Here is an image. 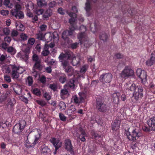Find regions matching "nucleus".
I'll use <instances>...</instances> for the list:
<instances>
[{
    "label": "nucleus",
    "mask_w": 155,
    "mask_h": 155,
    "mask_svg": "<svg viewBox=\"0 0 155 155\" xmlns=\"http://www.w3.org/2000/svg\"><path fill=\"white\" fill-rule=\"evenodd\" d=\"M18 35V31L15 30H13L11 32V35L12 37H16Z\"/></svg>",
    "instance_id": "obj_43"
},
{
    "label": "nucleus",
    "mask_w": 155,
    "mask_h": 155,
    "mask_svg": "<svg viewBox=\"0 0 155 155\" xmlns=\"http://www.w3.org/2000/svg\"><path fill=\"white\" fill-rule=\"evenodd\" d=\"M79 44V43L75 42L73 43L71 45V48L73 49H76L78 46Z\"/></svg>",
    "instance_id": "obj_54"
},
{
    "label": "nucleus",
    "mask_w": 155,
    "mask_h": 155,
    "mask_svg": "<svg viewBox=\"0 0 155 155\" xmlns=\"http://www.w3.org/2000/svg\"><path fill=\"white\" fill-rule=\"evenodd\" d=\"M5 42L9 44L11 41V38L9 37H7L4 38Z\"/></svg>",
    "instance_id": "obj_64"
},
{
    "label": "nucleus",
    "mask_w": 155,
    "mask_h": 155,
    "mask_svg": "<svg viewBox=\"0 0 155 155\" xmlns=\"http://www.w3.org/2000/svg\"><path fill=\"white\" fill-rule=\"evenodd\" d=\"M96 1L97 0H87V2L85 3V9L87 12V14L88 16H90V15L89 12L91 9L90 3L92 2L95 3Z\"/></svg>",
    "instance_id": "obj_13"
},
{
    "label": "nucleus",
    "mask_w": 155,
    "mask_h": 155,
    "mask_svg": "<svg viewBox=\"0 0 155 155\" xmlns=\"http://www.w3.org/2000/svg\"><path fill=\"white\" fill-rule=\"evenodd\" d=\"M38 74V71H36L35 70L33 69L32 74L35 78H36L37 77Z\"/></svg>",
    "instance_id": "obj_63"
},
{
    "label": "nucleus",
    "mask_w": 155,
    "mask_h": 155,
    "mask_svg": "<svg viewBox=\"0 0 155 155\" xmlns=\"http://www.w3.org/2000/svg\"><path fill=\"white\" fill-rule=\"evenodd\" d=\"M71 55L68 54L61 53L59 56V61L61 62V65L63 68H65L68 66L69 62L68 61Z\"/></svg>",
    "instance_id": "obj_3"
},
{
    "label": "nucleus",
    "mask_w": 155,
    "mask_h": 155,
    "mask_svg": "<svg viewBox=\"0 0 155 155\" xmlns=\"http://www.w3.org/2000/svg\"><path fill=\"white\" fill-rule=\"evenodd\" d=\"M74 81L71 79L68 81V83H67L64 85L65 87L68 88L70 87L72 88H74L75 87Z\"/></svg>",
    "instance_id": "obj_23"
},
{
    "label": "nucleus",
    "mask_w": 155,
    "mask_h": 155,
    "mask_svg": "<svg viewBox=\"0 0 155 155\" xmlns=\"http://www.w3.org/2000/svg\"><path fill=\"white\" fill-rule=\"evenodd\" d=\"M120 120L119 119H115L112 125V130H116L119 129L120 124Z\"/></svg>",
    "instance_id": "obj_16"
},
{
    "label": "nucleus",
    "mask_w": 155,
    "mask_h": 155,
    "mask_svg": "<svg viewBox=\"0 0 155 155\" xmlns=\"http://www.w3.org/2000/svg\"><path fill=\"white\" fill-rule=\"evenodd\" d=\"M5 80L8 82L9 83L11 82V78L9 76L5 75L4 76Z\"/></svg>",
    "instance_id": "obj_57"
},
{
    "label": "nucleus",
    "mask_w": 155,
    "mask_h": 155,
    "mask_svg": "<svg viewBox=\"0 0 155 155\" xmlns=\"http://www.w3.org/2000/svg\"><path fill=\"white\" fill-rule=\"evenodd\" d=\"M52 14V11L50 8L46 10L42 16L43 19L47 20Z\"/></svg>",
    "instance_id": "obj_14"
},
{
    "label": "nucleus",
    "mask_w": 155,
    "mask_h": 155,
    "mask_svg": "<svg viewBox=\"0 0 155 155\" xmlns=\"http://www.w3.org/2000/svg\"><path fill=\"white\" fill-rule=\"evenodd\" d=\"M96 108L101 112H105L107 110L106 104L104 103L102 98L101 97L97 99Z\"/></svg>",
    "instance_id": "obj_4"
},
{
    "label": "nucleus",
    "mask_w": 155,
    "mask_h": 155,
    "mask_svg": "<svg viewBox=\"0 0 155 155\" xmlns=\"http://www.w3.org/2000/svg\"><path fill=\"white\" fill-rule=\"evenodd\" d=\"M147 123L149 126L152 128V130H155V117H152L148 120Z\"/></svg>",
    "instance_id": "obj_20"
},
{
    "label": "nucleus",
    "mask_w": 155,
    "mask_h": 155,
    "mask_svg": "<svg viewBox=\"0 0 155 155\" xmlns=\"http://www.w3.org/2000/svg\"><path fill=\"white\" fill-rule=\"evenodd\" d=\"M64 69L65 70V72L68 73V76H71L73 74L74 70L71 66H68Z\"/></svg>",
    "instance_id": "obj_22"
},
{
    "label": "nucleus",
    "mask_w": 155,
    "mask_h": 155,
    "mask_svg": "<svg viewBox=\"0 0 155 155\" xmlns=\"http://www.w3.org/2000/svg\"><path fill=\"white\" fill-rule=\"evenodd\" d=\"M130 83L129 82L126 83V86H127V88H128L129 90L130 91H134L135 92V91H136L137 89V87H136L135 86V85L134 84H132L130 86Z\"/></svg>",
    "instance_id": "obj_25"
},
{
    "label": "nucleus",
    "mask_w": 155,
    "mask_h": 155,
    "mask_svg": "<svg viewBox=\"0 0 155 155\" xmlns=\"http://www.w3.org/2000/svg\"><path fill=\"white\" fill-rule=\"evenodd\" d=\"M27 81L29 86H31L33 84V79L31 77L28 76L27 78Z\"/></svg>",
    "instance_id": "obj_44"
},
{
    "label": "nucleus",
    "mask_w": 155,
    "mask_h": 155,
    "mask_svg": "<svg viewBox=\"0 0 155 155\" xmlns=\"http://www.w3.org/2000/svg\"><path fill=\"white\" fill-rule=\"evenodd\" d=\"M8 13L9 12L8 10H2L1 12V14L4 16L7 15Z\"/></svg>",
    "instance_id": "obj_62"
},
{
    "label": "nucleus",
    "mask_w": 155,
    "mask_h": 155,
    "mask_svg": "<svg viewBox=\"0 0 155 155\" xmlns=\"http://www.w3.org/2000/svg\"><path fill=\"white\" fill-rule=\"evenodd\" d=\"M21 38L23 40L25 41L27 39L28 37L26 35L22 33L21 35Z\"/></svg>",
    "instance_id": "obj_61"
},
{
    "label": "nucleus",
    "mask_w": 155,
    "mask_h": 155,
    "mask_svg": "<svg viewBox=\"0 0 155 155\" xmlns=\"http://www.w3.org/2000/svg\"><path fill=\"white\" fill-rule=\"evenodd\" d=\"M58 79L60 82L62 84L64 83L67 81L66 75L63 73L59 75L58 77Z\"/></svg>",
    "instance_id": "obj_24"
},
{
    "label": "nucleus",
    "mask_w": 155,
    "mask_h": 155,
    "mask_svg": "<svg viewBox=\"0 0 155 155\" xmlns=\"http://www.w3.org/2000/svg\"><path fill=\"white\" fill-rule=\"evenodd\" d=\"M58 12L62 15H64L65 14L64 10L62 8H60L58 10Z\"/></svg>",
    "instance_id": "obj_59"
},
{
    "label": "nucleus",
    "mask_w": 155,
    "mask_h": 155,
    "mask_svg": "<svg viewBox=\"0 0 155 155\" xmlns=\"http://www.w3.org/2000/svg\"><path fill=\"white\" fill-rule=\"evenodd\" d=\"M37 38L41 40H45L47 42H48L49 41H50L51 39V37L50 35H49V39L46 38V36H45L44 34L41 32H39L37 35Z\"/></svg>",
    "instance_id": "obj_15"
},
{
    "label": "nucleus",
    "mask_w": 155,
    "mask_h": 155,
    "mask_svg": "<svg viewBox=\"0 0 155 155\" xmlns=\"http://www.w3.org/2000/svg\"><path fill=\"white\" fill-rule=\"evenodd\" d=\"M79 98H80V103L82 102L84 100V99L86 97V94H85L83 92H80L79 93Z\"/></svg>",
    "instance_id": "obj_36"
},
{
    "label": "nucleus",
    "mask_w": 155,
    "mask_h": 155,
    "mask_svg": "<svg viewBox=\"0 0 155 155\" xmlns=\"http://www.w3.org/2000/svg\"><path fill=\"white\" fill-rule=\"evenodd\" d=\"M49 87L54 91H55L57 88L56 85L54 84H50Z\"/></svg>",
    "instance_id": "obj_56"
},
{
    "label": "nucleus",
    "mask_w": 155,
    "mask_h": 155,
    "mask_svg": "<svg viewBox=\"0 0 155 155\" xmlns=\"http://www.w3.org/2000/svg\"><path fill=\"white\" fill-rule=\"evenodd\" d=\"M50 141L55 147V153L57 150L61 147V143H60L59 140L54 138H53Z\"/></svg>",
    "instance_id": "obj_18"
},
{
    "label": "nucleus",
    "mask_w": 155,
    "mask_h": 155,
    "mask_svg": "<svg viewBox=\"0 0 155 155\" xmlns=\"http://www.w3.org/2000/svg\"><path fill=\"white\" fill-rule=\"evenodd\" d=\"M60 119L63 121H65L66 120V117L61 113H60L59 114Z\"/></svg>",
    "instance_id": "obj_41"
},
{
    "label": "nucleus",
    "mask_w": 155,
    "mask_h": 155,
    "mask_svg": "<svg viewBox=\"0 0 155 155\" xmlns=\"http://www.w3.org/2000/svg\"><path fill=\"white\" fill-rule=\"evenodd\" d=\"M95 120L98 124L101 125L102 123V121H101L100 118L99 116H98L96 117Z\"/></svg>",
    "instance_id": "obj_58"
},
{
    "label": "nucleus",
    "mask_w": 155,
    "mask_h": 155,
    "mask_svg": "<svg viewBox=\"0 0 155 155\" xmlns=\"http://www.w3.org/2000/svg\"><path fill=\"white\" fill-rule=\"evenodd\" d=\"M67 13L71 17L69 19V22L71 25H74V23L76 21L77 15L75 13L71 12H69L68 11L67 12Z\"/></svg>",
    "instance_id": "obj_12"
},
{
    "label": "nucleus",
    "mask_w": 155,
    "mask_h": 155,
    "mask_svg": "<svg viewBox=\"0 0 155 155\" xmlns=\"http://www.w3.org/2000/svg\"><path fill=\"white\" fill-rule=\"evenodd\" d=\"M59 106L60 107V109L61 110H65L66 108V105L65 103L63 101H60L59 103Z\"/></svg>",
    "instance_id": "obj_33"
},
{
    "label": "nucleus",
    "mask_w": 155,
    "mask_h": 155,
    "mask_svg": "<svg viewBox=\"0 0 155 155\" xmlns=\"http://www.w3.org/2000/svg\"><path fill=\"white\" fill-rule=\"evenodd\" d=\"M64 147L65 149L68 151L71 152L73 151V147L71 141L69 139H66L64 141Z\"/></svg>",
    "instance_id": "obj_11"
},
{
    "label": "nucleus",
    "mask_w": 155,
    "mask_h": 155,
    "mask_svg": "<svg viewBox=\"0 0 155 155\" xmlns=\"http://www.w3.org/2000/svg\"><path fill=\"white\" fill-rule=\"evenodd\" d=\"M126 134L128 138L133 141L137 140L142 135L141 132L136 131V130H133L131 134L129 131H126Z\"/></svg>",
    "instance_id": "obj_2"
},
{
    "label": "nucleus",
    "mask_w": 155,
    "mask_h": 155,
    "mask_svg": "<svg viewBox=\"0 0 155 155\" xmlns=\"http://www.w3.org/2000/svg\"><path fill=\"white\" fill-rule=\"evenodd\" d=\"M56 5V2L55 1L51 2L48 4L49 8H53Z\"/></svg>",
    "instance_id": "obj_49"
},
{
    "label": "nucleus",
    "mask_w": 155,
    "mask_h": 155,
    "mask_svg": "<svg viewBox=\"0 0 155 155\" xmlns=\"http://www.w3.org/2000/svg\"><path fill=\"white\" fill-rule=\"evenodd\" d=\"M30 48L28 46H26V47L24 48L23 50L24 54H25L26 55V60H27L28 59V55H29V54L30 52Z\"/></svg>",
    "instance_id": "obj_34"
},
{
    "label": "nucleus",
    "mask_w": 155,
    "mask_h": 155,
    "mask_svg": "<svg viewBox=\"0 0 155 155\" xmlns=\"http://www.w3.org/2000/svg\"><path fill=\"white\" fill-rule=\"evenodd\" d=\"M8 52L14 54L16 53L15 49L12 46L8 47L7 49Z\"/></svg>",
    "instance_id": "obj_35"
},
{
    "label": "nucleus",
    "mask_w": 155,
    "mask_h": 155,
    "mask_svg": "<svg viewBox=\"0 0 155 155\" xmlns=\"http://www.w3.org/2000/svg\"><path fill=\"white\" fill-rule=\"evenodd\" d=\"M46 78L45 76H42L40 78V81L43 84H45L46 82Z\"/></svg>",
    "instance_id": "obj_50"
},
{
    "label": "nucleus",
    "mask_w": 155,
    "mask_h": 155,
    "mask_svg": "<svg viewBox=\"0 0 155 155\" xmlns=\"http://www.w3.org/2000/svg\"><path fill=\"white\" fill-rule=\"evenodd\" d=\"M3 32L5 35H8L10 33V31L8 28H3Z\"/></svg>",
    "instance_id": "obj_46"
},
{
    "label": "nucleus",
    "mask_w": 155,
    "mask_h": 155,
    "mask_svg": "<svg viewBox=\"0 0 155 155\" xmlns=\"http://www.w3.org/2000/svg\"><path fill=\"white\" fill-rule=\"evenodd\" d=\"M134 72L133 70L127 67L126 68L120 73V76L123 78H125L134 75Z\"/></svg>",
    "instance_id": "obj_8"
},
{
    "label": "nucleus",
    "mask_w": 155,
    "mask_h": 155,
    "mask_svg": "<svg viewBox=\"0 0 155 155\" xmlns=\"http://www.w3.org/2000/svg\"><path fill=\"white\" fill-rule=\"evenodd\" d=\"M82 44H84V46L86 48L89 47L91 45V44L89 42L88 38L85 40L82 41Z\"/></svg>",
    "instance_id": "obj_38"
},
{
    "label": "nucleus",
    "mask_w": 155,
    "mask_h": 155,
    "mask_svg": "<svg viewBox=\"0 0 155 155\" xmlns=\"http://www.w3.org/2000/svg\"><path fill=\"white\" fill-rule=\"evenodd\" d=\"M9 45L8 44L5 42H3L2 44V48L4 49H6L8 48V46Z\"/></svg>",
    "instance_id": "obj_52"
},
{
    "label": "nucleus",
    "mask_w": 155,
    "mask_h": 155,
    "mask_svg": "<svg viewBox=\"0 0 155 155\" xmlns=\"http://www.w3.org/2000/svg\"><path fill=\"white\" fill-rule=\"evenodd\" d=\"M112 78V74L110 73H107L103 74L101 75L100 80L104 84L109 83L111 81Z\"/></svg>",
    "instance_id": "obj_6"
},
{
    "label": "nucleus",
    "mask_w": 155,
    "mask_h": 155,
    "mask_svg": "<svg viewBox=\"0 0 155 155\" xmlns=\"http://www.w3.org/2000/svg\"><path fill=\"white\" fill-rule=\"evenodd\" d=\"M41 136L40 134L38 132L36 133L35 138L34 140L31 139H30L29 140L28 138V136H27V139L25 142L26 147L27 148H30L34 147L35 145L38 142Z\"/></svg>",
    "instance_id": "obj_1"
},
{
    "label": "nucleus",
    "mask_w": 155,
    "mask_h": 155,
    "mask_svg": "<svg viewBox=\"0 0 155 155\" xmlns=\"http://www.w3.org/2000/svg\"><path fill=\"white\" fill-rule=\"evenodd\" d=\"M64 87V88L61 89V91L60 95L61 98H62L64 95H69V93L67 89L68 88L65 87Z\"/></svg>",
    "instance_id": "obj_27"
},
{
    "label": "nucleus",
    "mask_w": 155,
    "mask_h": 155,
    "mask_svg": "<svg viewBox=\"0 0 155 155\" xmlns=\"http://www.w3.org/2000/svg\"><path fill=\"white\" fill-rule=\"evenodd\" d=\"M32 59L33 61H35V62L39 61H41V59L39 58L38 55L36 54H34L33 55L32 57Z\"/></svg>",
    "instance_id": "obj_40"
},
{
    "label": "nucleus",
    "mask_w": 155,
    "mask_h": 155,
    "mask_svg": "<svg viewBox=\"0 0 155 155\" xmlns=\"http://www.w3.org/2000/svg\"><path fill=\"white\" fill-rule=\"evenodd\" d=\"M87 68V66L85 65L83 66L80 70L81 73H84L86 71Z\"/></svg>",
    "instance_id": "obj_53"
},
{
    "label": "nucleus",
    "mask_w": 155,
    "mask_h": 155,
    "mask_svg": "<svg viewBox=\"0 0 155 155\" xmlns=\"http://www.w3.org/2000/svg\"><path fill=\"white\" fill-rule=\"evenodd\" d=\"M33 93L36 95L39 96L41 95L40 90L37 88L35 89L33 91Z\"/></svg>",
    "instance_id": "obj_48"
},
{
    "label": "nucleus",
    "mask_w": 155,
    "mask_h": 155,
    "mask_svg": "<svg viewBox=\"0 0 155 155\" xmlns=\"http://www.w3.org/2000/svg\"><path fill=\"white\" fill-rule=\"evenodd\" d=\"M120 94L119 92L113 93L112 95V98L113 101L115 104H118L119 101V97Z\"/></svg>",
    "instance_id": "obj_19"
},
{
    "label": "nucleus",
    "mask_w": 155,
    "mask_h": 155,
    "mask_svg": "<svg viewBox=\"0 0 155 155\" xmlns=\"http://www.w3.org/2000/svg\"><path fill=\"white\" fill-rule=\"evenodd\" d=\"M35 40L33 38H31L29 39L28 41V44L31 45H32L34 43Z\"/></svg>",
    "instance_id": "obj_55"
},
{
    "label": "nucleus",
    "mask_w": 155,
    "mask_h": 155,
    "mask_svg": "<svg viewBox=\"0 0 155 155\" xmlns=\"http://www.w3.org/2000/svg\"><path fill=\"white\" fill-rule=\"evenodd\" d=\"M19 70V68L15 66H12V72L11 73V77L14 79L18 80L19 76V73L18 71Z\"/></svg>",
    "instance_id": "obj_10"
},
{
    "label": "nucleus",
    "mask_w": 155,
    "mask_h": 155,
    "mask_svg": "<svg viewBox=\"0 0 155 155\" xmlns=\"http://www.w3.org/2000/svg\"><path fill=\"white\" fill-rule=\"evenodd\" d=\"M37 103L42 106H45L46 104V102L42 100H37L36 101Z\"/></svg>",
    "instance_id": "obj_47"
},
{
    "label": "nucleus",
    "mask_w": 155,
    "mask_h": 155,
    "mask_svg": "<svg viewBox=\"0 0 155 155\" xmlns=\"http://www.w3.org/2000/svg\"><path fill=\"white\" fill-rule=\"evenodd\" d=\"M143 89L142 87L140 86L137 87L136 91L133 94V96L136 100H137L142 97L143 96Z\"/></svg>",
    "instance_id": "obj_9"
},
{
    "label": "nucleus",
    "mask_w": 155,
    "mask_h": 155,
    "mask_svg": "<svg viewBox=\"0 0 155 155\" xmlns=\"http://www.w3.org/2000/svg\"><path fill=\"white\" fill-rule=\"evenodd\" d=\"M42 153L43 154H47L50 152V150L48 147L43 145L42 147Z\"/></svg>",
    "instance_id": "obj_26"
},
{
    "label": "nucleus",
    "mask_w": 155,
    "mask_h": 155,
    "mask_svg": "<svg viewBox=\"0 0 155 155\" xmlns=\"http://www.w3.org/2000/svg\"><path fill=\"white\" fill-rule=\"evenodd\" d=\"M80 62V59L79 57H74L72 59L71 63L73 66L77 65Z\"/></svg>",
    "instance_id": "obj_31"
},
{
    "label": "nucleus",
    "mask_w": 155,
    "mask_h": 155,
    "mask_svg": "<svg viewBox=\"0 0 155 155\" xmlns=\"http://www.w3.org/2000/svg\"><path fill=\"white\" fill-rule=\"evenodd\" d=\"M18 11L16 10V9H12L11 11V13L12 15L13 16H14L16 18H17V14L18 12Z\"/></svg>",
    "instance_id": "obj_45"
},
{
    "label": "nucleus",
    "mask_w": 155,
    "mask_h": 155,
    "mask_svg": "<svg viewBox=\"0 0 155 155\" xmlns=\"http://www.w3.org/2000/svg\"><path fill=\"white\" fill-rule=\"evenodd\" d=\"M77 37L80 45L82 44V41L87 39V38L86 33L84 32H81L78 34Z\"/></svg>",
    "instance_id": "obj_17"
},
{
    "label": "nucleus",
    "mask_w": 155,
    "mask_h": 155,
    "mask_svg": "<svg viewBox=\"0 0 155 155\" xmlns=\"http://www.w3.org/2000/svg\"><path fill=\"white\" fill-rule=\"evenodd\" d=\"M48 46L46 45H45L44 50L42 52V54L44 56H47L50 53L49 51H48Z\"/></svg>",
    "instance_id": "obj_32"
},
{
    "label": "nucleus",
    "mask_w": 155,
    "mask_h": 155,
    "mask_svg": "<svg viewBox=\"0 0 155 155\" xmlns=\"http://www.w3.org/2000/svg\"><path fill=\"white\" fill-rule=\"evenodd\" d=\"M14 90L16 94L20 95L21 93L22 89L21 87L17 86L16 88L14 89Z\"/></svg>",
    "instance_id": "obj_37"
},
{
    "label": "nucleus",
    "mask_w": 155,
    "mask_h": 155,
    "mask_svg": "<svg viewBox=\"0 0 155 155\" xmlns=\"http://www.w3.org/2000/svg\"><path fill=\"white\" fill-rule=\"evenodd\" d=\"M38 6L40 7L45 6L47 5V3L45 0H38L37 1Z\"/></svg>",
    "instance_id": "obj_29"
},
{
    "label": "nucleus",
    "mask_w": 155,
    "mask_h": 155,
    "mask_svg": "<svg viewBox=\"0 0 155 155\" xmlns=\"http://www.w3.org/2000/svg\"><path fill=\"white\" fill-rule=\"evenodd\" d=\"M17 15L18 19H23L24 17V13L22 11H18Z\"/></svg>",
    "instance_id": "obj_42"
},
{
    "label": "nucleus",
    "mask_w": 155,
    "mask_h": 155,
    "mask_svg": "<svg viewBox=\"0 0 155 155\" xmlns=\"http://www.w3.org/2000/svg\"><path fill=\"white\" fill-rule=\"evenodd\" d=\"M26 122L24 120L21 121L14 126L13 131L15 134H19L23 130L25 125Z\"/></svg>",
    "instance_id": "obj_5"
},
{
    "label": "nucleus",
    "mask_w": 155,
    "mask_h": 155,
    "mask_svg": "<svg viewBox=\"0 0 155 155\" xmlns=\"http://www.w3.org/2000/svg\"><path fill=\"white\" fill-rule=\"evenodd\" d=\"M76 110V109L75 106L74 105H71L68 110V112L69 113H72V112L75 111Z\"/></svg>",
    "instance_id": "obj_51"
},
{
    "label": "nucleus",
    "mask_w": 155,
    "mask_h": 155,
    "mask_svg": "<svg viewBox=\"0 0 155 155\" xmlns=\"http://www.w3.org/2000/svg\"><path fill=\"white\" fill-rule=\"evenodd\" d=\"M41 61H37L36 62H35L33 69H38L40 70L41 69Z\"/></svg>",
    "instance_id": "obj_28"
},
{
    "label": "nucleus",
    "mask_w": 155,
    "mask_h": 155,
    "mask_svg": "<svg viewBox=\"0 0 155 155\" xmlns=\"http://www.w3.org/2000/svg\"><path fill=\"white\" fill-rule=\"evenodd\" d=\"M44 10L43 9L40 8L36 9L35 11V13L38 15H40L43 14Z\"/></svg>",
    "instance_id": "obj_39"
},
{
    "label": "nucleus",
    "mask_w": 155,
    "mask_h": 155,
    "mask_svg": "<svg viewBox=\"0 0 155 155\" xmlns=\"http://www.w3.org/2000/svg\"><path fill=\"white\" fill-rule=\"evenodd\" d=\"M68 36L67 30L63 32L62 34V37L64 38H66Z\"/></svg>",
    "instance_id": "obj_60"
},
{
    "label": "nucleus",
    "mask_w": 155,
    "mask_h": 155,
    "mask_svg": "<svg viewBox=\"0 0 155 155\" xmlns=\"http://www.w3.org/2000/svg\"><path fill=\"white\" fill-rule=\"evenodd\" d=\"M136 73L138 77L140 78L142 82L145 83L147 81V72L144 70L138 69L136 71Z\"/></svg>",
    "instance_id": "obj_7"
},
{
    "label": "nucleus",
    "mask_w": 155,
    "mask_h": 155,
    "mask_svg": "<svg viewBox=\"0 0 155 155\" xmlns=\"http://www.w3.org/2000/svg\"><path fill=\"white\" fill-rule=\"evenodd\" d=\"M108 37V35L104 32L101 33L100 35V39L104 41H106Z\"/></svg>",
    "instance_id": "obj_30"
},
{
    "label": "nucleus",
    "mask_w": 155,
    "mask_h": 155,
    "mask_svg": "<svg viewBox=\"0 0 155 155\" xmlns=\"http://www.w3.org/2000/svg\"><path fill=\"white\" fill-rule=\"evenodd\" d=\"M155 61V55L152 54L150 59H149L146 62L147 65L148 66H150L153 65Z\"/></svg>",
    "instance_id": "obj_21"
}]
</instances>
